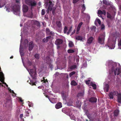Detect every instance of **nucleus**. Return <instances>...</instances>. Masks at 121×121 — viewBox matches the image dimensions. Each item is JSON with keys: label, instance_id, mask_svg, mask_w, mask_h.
Returning <instances> with one entry per match:
<instances>
[{"label": "nucleus", "instance_id": "1", "mask_svg": "<svg viewBox=\"0 0 121 121\" xmlns=\"http://www.w3.org/2000/svg\"><path fill=\"white\" fill-rule=\"evenodd\" d=\"M108 65L109 66L111 67V71L112 72H114L115 75H116L117 74L118 75L121 73V69L116 67L117 66V64L116 63L112 61H110L108 62Z\"/></svg>", "mask_w": 121, "mask_h": 121}, {"label": "nucleus", "instance_id": "2", "mask_svg": "<svg viewBox=\"0 0 121 121\" xmlns=\"http://www.w3.org/2000/svg\"><path fill=\"white\" fill-rule=\"evenodd\" d=\"M11 8L14 14L17 15L19 14L20 9L18 5L16 4L12 5L11 6Z\"/></svg>", "mask_w": 121, "mask_h": 121}, {"label": "nucleus", "instance_id": "3", "mask_svg": "<svg viewBox=\"0 0 121 121\" xmlns=\"http://www.w3.org/2000/svg\"><path fill=\"white\" fill-rule=\"evenodd\" d=\"M25 2L32 9L37 4V2L35 0H26Z\"/></svg>", "mask_w": 121, "mask_h": 121}, {"label": "nucleus", "instance_id": "4", "mask_svg": "<svg viewBox=\"0 0 121 121\" xmlns=\"http://www.w3.org/2000/svg\"><path fill=\"white\" fill-rule=\"evenodd\" d=\"M105 38V35L104 34H101L99 37L98 41L99 43L102 44L104 43Z\"/></svg>", "mask_w": 121, "mask_h": 121}, {"label": "nucleus", "instance_id": "5", "mask_svg": "<svg viewBox=\"0 0 121 121\" xmlns=\"http://www.w3.org/2000/svg\"><path fill=\"white\" fill-rule=\"evenodd\" d=\"M49 4V6L48 8V10L47 11L48 13L49 11H48L50 10L51 11L52 10V9L53 6V4H52V2L50 1H49V2L47 3V4L48 5Z\"/></svg>", "mask_w": 121, "mask_h": 121}, {"label": "nucleus", "instance_id": "6", "mask_svg": "<svg viewBox=\"0 0 121 121\" xmlns=\"http://www.w3.org/2000/svg\"><path fill=\"white\" fill-rule=\"evenodd\" d=\"M46 32L47 35L53 36L54 35V33L52 31H50V30L48 28L46 29Z\"/></svg>", "mask_w": 121, "mask_h": 121}, {"label": "nucleus", "instance_id": "7", "mask_svg": "<svg viewBox=\"0 0 121 121\" xmlns=\"http://www.w3.org/2000/svg\"><path fill=\"white\" fill-rule=\"evenodd\" d=\"M34 69H35V72L34 74H30V75L33 79H35L37 78L36 76L37 75L36 68L35 66H34Z\"/></svg>", "mask_w": 121, "mask_h": 121}, {"label": "nucleus", "instance_id": "8", "mask_svg": "<svg viewBox=\"0 0 121 121\" xmlns=\"http://www.w3.org/2000/svg\"><path fill=\"white\" fill-rule=\"evenodd\" d=\"M63 42L62 40L61 39H57L55 41V43L56 45H59L62 44Z\"/></svg>", "mask_w": 121, "mask_h": 121}, {"label": "nucleus", "instance_id": "9", "mask_svg": "<svg viewBox=\"0 0 121 121\" xmlns=\"http://www.w3.org/2000/svg\"><path fill=\"white\" fill-rule=\"evenodd\" d=\"M34 47V44L32 42H29V50L31 51L32 50Z\"/></svg>", "mask_w": 121, "mask_h": 121}, {"label": "nucleus", "instance_id": "10", "mask_svg": "<svg viewBox=\"0 0 121 121\" xmlns=\"http://www.w3.org/2000/svg\"><path fill=\"white\" fill-rule=\"evenodd\" d=\"M93 40V38L92 37H90L87 39V43L88 44H91Z\"/></svg>", "mask_w": 121, "mask_h": 121}, {"label": "nucleus", "instance_id": "11", "mask_svg": "<svg viewBox=\"0 0 121 121\" xmlns=\"http://www.w3.org/2000/svg\"><path fill=\"white\" fill-rule=\"evenodd\" d=\"M22 9L23 12L26 13L28 11V8L27 6L26 5H23Z\"/></svg>", "mask_w": 121, "mask_h": 121}, {"label": "nucleus", "instance_id": "12", "mask_svg": "<svg viewBox=\"0 0 121 121\" xmlns=\"http://www.w3.org/2000/svg\"><path fill=\"white\" fill-rule=\"evenodd\" d=\"M62 107V104L60 102H58L55 105V108L58 109L61 108Z\"/></svg>", "mask_w": 121, "mask_h": 121}, {"label": "nucleus", "instance_id": "13", "mask_svg": "<svg viewBox=\"0 0 121 121\" xmlns=\"http://www.w3.org/2000/svg\"><path fill=\"white\" fill-rule=\"evenodd\" d=\"M97 99L95 97H92L90 99L89 101L90 102L95 103L96 102Z\"/></svg>", "mask_w": 121, "mask_h": 121}, {"label": "nucleus", "instance_id": "14", "mask_svg": "<svg viewBox=\"0 0 121 121\" xmlns=\"http://www.w3.org/2000/svg\"><path fill=\"white\" fill-rule=\"evenodd\" d=\"M83 22H81L78 24L77 29V33L78 34L79 33V31L80 30V28L81 26L83 24Z\"/></svg>", "mask_w": 121, "mask_h": 121}, {"label": "nucleus", "instance_id": "15", "mask_svg": "<svg viewBox=\"0 0 121 121\" xmlns=\"http://www.w3.org/2000/svg\"><path fill=\"white\" fill-rule=\"evenodd\" d=\"M119 111L118 109H116L114 112V116L117 117L119 113Z\"/></svg>", "mask_w": 121, "mask_h": 121}, {"label": "nucleus", "instance_id": "16", "mask_svg": "<svg viewBox=\"0 0 121 121\" xmlns=\"http://www.w3.org/2000/svg\"><path fill=\"white\" fill-rule=\"evenodd\" d=\"M117 101L118 102L121 103V94L120 93H118L117 96Z\"/></svg>", "mask_w": 121, "mask_h": 121}, {"label": "nucleus", "instance_id": "17", "mask_svg": "<svg viewBox=\"0 0 121 121\" xmlns=\"http://www.w3.org/2000/svg\"><path fill=\"white\" fill-rule=\"evenodd\" d=\"M114 36L116 38H119L120 36V34L117 31L116 32Z\"/></svg>", "mask_w": 121, "mask_h": 121}, {"label": "nucleus", "instance_id": "18", "mask_svg": "<svg viewBox=\"0 0 121 121\" xmlns=\"http://www.w3.org/2000/svg\"><path fill=\"white\" fill-rule=\"evenodd\" d=\"M56 24L58 27L60 28L61 27V24L60 21H57L56 22Z\"/></svg>", "mask_w": 121, "mask_h": 121}, {"label": "nucleus", "instance_id": "19", "mask_svg": "<svg viewBox=\"0 0 121 121\" xmlns=\"http://www.w3.org/2000/svg\"><path fill=\"white\" fill-rule=\"evenodd\" d=\"M70 84L71 85L74 86H76L78 85V84L74 80L72 81Z\"/></svg>", "mask_w": 121, "mask_h": 121}, {"label": "nucleus", "instance_id": "20", "mask_svg": "<svg viewBox=\"0 0 121 121\" xmlns=\"http://www.w3.org/2000/svg\"><path fill=\"white\" fill-rule=\"evenodd\" d=\"M82 38L81 36H77L76 37L75 39L76 40H80L82 41Z\"/></svg>", "mask_w": 121, "mask_h": 121}, {"label": "nucleus", "instance_id": "21", "mask_svg": "<svg viewBox=\"0 0 121 121\" xmlns=\"http://www.w3.org/2000/svg\"><path fill=\"white\" fill-rule=\"evenodd\" d=\"M103 2L104 4L107 5H109L110 4V3L107 1L106 0H103Z\"/></svg>", "mask_w": 121, "mask_h": 121}, {"label": "nucleus", "instance_id": "22", "mask_svg": "<svg viewBox=\"0 0 121 121\" xmlns=\"http://www.w3.org/2000/svg\"><path fill=\"white\" fill-rule=\"evenodd\" d=\"M90 85L93 87V89H96V85L95 84L91 82L90 84Z\"/></svg>", "mask_w": 121, "mask_h": 121}, {"label": "nucleus", "instance_id": "23", "mask_svg": "<svg viewBox=\"0 0 121 121\" xmlns=\"http://www.w3.org/2000/svg\"><path fill=\"white\" fill-rule=\"evenodd\" d=\"M109 96L111 99H113V96L114 95L112 92L109 93Z\"/></svg>", "mask_w": 121, "mask_h": 121}, {"label": "nucleus", "instance_id": "24", "mask_svg": "<svg viewBox=\"0 0 121 121\" xmlns=\"http://www.w3.org/2000/svg\"><path fill=\"white\" fill-rule=\"evenodd\" d=\"M68 30L67 27L66 26H65L64 28V32L65 34H67V32Z\"/></svg>", "mask_w": 121, "mask_h": 121}, {"label": "nucleus", "instance_id": "25", "mask_svg": "<svg viewBox=\"0 0 121 121\" xmlns=\"http://www.w3.org/2000/svg\"><path fill=\"white\" fill-rule=\"evenodd\" d=\"M35 69L34 70L33 69H30V74H34L35 71V69Z\"/></svg>", "mask_w": 121, "mask_h": 121}, {"label": "nucleus", "instance_id": "26", "mask_svg": "<svg viewBox=\"0 0 121 121\" xmlns=\"http://www.w3.org/2000/svg\"><path fill=\"white\" fill-rule=\"evenodd\" d=\"M109 86L108 84H107L106 85V87L105 88V90L107 92L108 91H109Z\"/></svg>", "mask_w": 121, "mask_h": 121}, {"label": "nucleus", "instance_id": "27", "mask_svg": "<svg viewBox=\"0 0 121 121\" xmlns=\"http://www.w3.org/2000/svg\"><path fill=\"white\" fill-rule=\"evenodd\" d=\"M72 26H71L70 27L69 30H68V31L67 33V35H69L70 33L72 30Z\"/></svg>", "mask_w": 121, "mask_h": 121}, {"label": "nucleus", "instance_id": "28", "mask_svg": "<svg viewBox=\"0 0 121 121\" xmlns=\"http://www.w3.org/2000/svg\"><path fill=\"white\" fill-rule=\"evenodd\" d=\"M107 17L108 18L111 19L112 18V16L109 13H107Z\"/></svg>", "mask_w": 121, "mask_h": 121}, {"label": "nucleus", "instance_id": "29", "mask_svg": "<svg viewBox=\"0 0 121 121\" xmlns=\"http://www.w3.org/2000/svg\"><path fill=\"white\" fill-rule=\"evenodd\" d=\"M69 53H73L74 52V51L72 49H69L67 51Z\"/></svg>", "mask_w": 121, "mask_h": 121}, {"label": "nucleus", "instance_id": "30", "mask_svg": "<svg viewBox=\"0 0 121 121\" xmlns=\"http://www.w3.org/2000/svg\"><path fill=\"white\" fill-rule=\"evenodd\" d=\"M75 73V72L73 71L71 72L69 74V76L70 77H71Z\"/></svg>", "mask_w": 121, "mask_h": 121}, {"label": "nucleus", "instance_id": "31", "mask_svg": "<svg viewBox=\"0 0 121 121\" xmlns=\"http://www.w3.org/2000/svg\"><path fill=\"white\" fill-rule=\"evenodd\" d=\"M34 56L37 59H39V55L37 54H35Z\"/></svg>", "mask_w": 121, "mask_h": 121}, {"label": "nucleus", "instance_id": "32", "mask_svg": "<svg viewBox=\"0 0 121 121\" xmlns=\"http://www.w3.org/2000/svg\"><path fill=\"white\" fill-rule=\"evenodd\" d=\"M73 46V43L72 42H70L69 43V47H72Z\"/></svg>", "mask_w": 121, "mask_h": 121}, {"label": "nucleus", "instance_id": "33", "mask_svg": "<svg viewBox=\"0 0 121 121\" xmlns=\"http://www.w3.org/2000/svg\"><path fill=\"white\" fill-rule=\"evenodd\" d=\"M45 11L44 9H42V10L41 14L42 15H44L45 14Z\"/></svg>", "mask_w": 121, "mask_h": 121}, {"label": "nucleus", "instance_id": "34", "mask_svg": "<svg viewBox=\"0 0 121 121\" xmlns=\"http://www.w3.org/2000/svg\"><path fill=\"white\" fill-rule=\"evenodd\" d=\"M62 95L63 99L64 100H66V95L64 93L62 94Z\"/></svg>", "mask_w": 121, "mask_h": 121}, {"label": "nucleus", "instance_id": "35", "mask_svg": "<svg viewBox=\"0 0 121 121\" xmlns=\"http://www.w3.org/2000/svg\"><path fill=\"white\" fill-rule=\"evenodd\" d=\"M112 93L114 95H116L117 94H118V92L117 91H114L113 92H112Z\"/></svg>", "mask_w": 121, "mask_h": 121}, {"label": "nucleus", "instance_id": "36", "mask_svg": "<svg viewBox=\"0 0 121 121\" xmlns=\"http://www.w3.org/2000/svg\"><path fill=\"white\" fill-rule=\"evenodd\" d=\"M86 114L88 118H89L90 119L91 117V115L89 114L87 112H86Z\"/></svg>", "mask_w": 121, "mask_h": 121}, {"label": "nucleus", "instance_id": "37", "mask_svg": "<svg viewBox=\"0 0 121 121\" xmlns=\"http://www.w3.org/2000/svg\"><path fill=\"white\" fill-rule=\"evenodd\" d=\"M77 67V66L76 65H74L72 66L71 67V69H73L76 68Z\"/></svg>", "mask_w": 121, "mask_h": 121}, {"label": "nucleus", "instance_id": "38", "mask_svg": "<svg viewBox=\"0 0 121 121\" xmlns=\"http://www.w3.org/2000/svg\"><path fill=\"white\" fill-rule=\"evenodd\" d=\"M83 65L84 67H86L87 66V62L86 61L84 62L83 64Z\"/></svg>", "mask_w": 121, "mask_h": 121}, {"label": "nucleus", "instance_id": "39", "mask_svg": "<svg viewBox=\"0 0 121 121\" xmlns=\"http://www.w3.org/2000/svg\"><path fill=\"white\" fill-rule=\"evenodd\" d=\"M98 13L99 14L101 15L103 14L102 11L100 10H98Z\"/></svg>", "mask_w": 121, "mask_h": 121}, {"label": "nucleus", "instance_id": "40", "mask_svg": "<svg viewBox=\"0 0 121 121\" xmlns=\"http://www.w3.org/2000/svg\"><path fill=\"white\" fill-rule=\"evenodd\" d=\"M83 94L82 93H79L77 95V96L78 97H79L80 96H82L83 95Z\"/></svg>", "mask_w": 121, "mask_h": 121}, {"label": "nucleus", "instance_id": "41", "mask_svg": "<svg viewBox=\"0 0 121 121\" xmlns=\"http://www.w3.org/2000/svg\"><path fill=\"white\" fill-rule=\"evenodd\" d=\"M105 26L103 24H102L101 26V29L102 30H104L105 29Z\"/></svg>", "mask_w": 121, "mask_h": 121}, {"label": "nucleus", "instance_id": "42", "mask_svg": "<svg viewBox=\"0 0 121 121\" xmlns=\"http://www.w3.org/2000/svg\"><path fill=\"white\" fill-rule=\"evenodd\" d=\"M90 81L91 80H88L86 81V84L89 85L90 84Z\"/></svg>", "mask_w": 121, "mask_h": 121}, {"label": "nucleus", "instance_id": "43", "mask_svg": "<svg viewBox=\"0 0 121 121\" xmlns=\"http://www.w3.org/2000/svg\"><path fill=\"white\" fill-rule=\"evenodd\" d=\"M51 36H49L48 37H46V38L47 39V41L48 42L49 41V39H51Z\"/></svg>", "mask_w": 121, "mask_h": 121}, {"label": "nucleus", "instance_id": "44", "mask_svg": "<svg viewBox=\"0 0 121 121\" xmlns=\"http://www.w3.org/2000/svg\"><path fill=\"white\" fill-rule=\"evenodd\" d=\"M118 45L119 47L121 46V39L120 41L118 42Z\"/></svg>", "mask_w": 121, "mask_h": 121}, {"label": "nucleus", "instance_id": "45", "mask_svg": "<svg viewBox=\"0 0 121 121\" xmlns=\"http://www.w3.org/2000/svg\"><path fill=\"white\" fill-rule=\"evenodd\" d=\"M35 23L37 24V26H38L40 25V23L37 21H36L35 22Z\"/></svg>", "mask_w": 121, "mask_h": 121}, {"label": "nucleus", "instance_id": "46", "mask_svg": "<svg viewBox=\"0 0 121 121\" xmlns=\"http://www.w3.org/2000/svg\"><path fill=\"white\" fill-rule=\"evenodd\" d=\"M28 63L29 66H31L32 65V63L30 61H28Z\"/></svg>", "mask_w": 121, "mask_h": 121}, {"label": "nucleus", "instance_id": "47", "mask_svg": "<svg viewBox=\"0 0 121 121\" xmlns=\"http://www.w3.org/2000/svg\"><path fill=\"white\" fill-rule=\"evenodd\" d=\"M97 21L98 22V24L100 25L101 23V22L100 20L99 19H97Z\"/></svg>", "mask_w": 121, "mask_h": 121}, {"label": "nucleus", "instance_id": "48", "mask_svg": "<svg viewBox=\"0 0 121 121\" xmlns=\"http://www.w3.org/2000/svg\"><path fill=\"white\" fill-rule=\"evenodd\" d=\"M82 8L83 11H84L86 9V8L84 4H83L82 6Z\"/></svg>", "mask_w": 121, "mask_h": 121}, {"label": "nucleus", "instance_id": "49", "mask_svg": "<svg viewBox=\"0 0 121 121\" xmlns=\"http://www.w3.org/2000/svg\"><path fill=\"white\" fill-rule=\"evenodd\" d=\"M71 117V119L73 120H75L76 119V118L75 116L73 115Z\"/></svg>", "mask_w": 121, "mask_h": 121}, {"label": "nucleus", "instance_id": "50", "mask_svg": "<svg viewBox=\"0 0 121 121\" xmlns=\"http://www.w3.org/2000/svg\"><path fill=\"white\" fill-rule=\"evenodd\" d=\"M42 41L43 42H47V39L46 38H44L43 39Z\"/></svg>", "mask_w": 121, "mask_h": 121}, {"label": "nucleus", "instance_id": "51", "mask_svg": "<svg viewBox=\"0 0 121 121\" xmlns=\"http://www.w3.org/2000/svg\"><path fill=\"white\" fill-rule=\"evenodd\" d=\"M79 1V0H73V3L74 4H75L77 3Z\"/></svg>", "mask_w": 121, "mask_h": 121}, {"label": "nucleus", "instance_id": "52", "mask_svg": "<svg viewBox=\"0 0 121 121\" xmlns=\"http://www.w3.org/2000/svg\"><path fill=\"white\" fill-rule=\"evenodd\" d=\"M103 14L104 15H106V11L105 10H103L102 11Z\"/></svg>", "mask_w": 121, "mask_h": 121}, {"label": "nucleus", "instance_id": "53", "mask_svg": "<svg viewBox=\"0 0 121 121\" xmlns=\"http://www.w3.org/2000/svg\"><path fill=\"white\" fill-rule=\"evenodd\" d=\"M56 8L55 7H53V8L52 9V10H53L55 11L56 10Z\"/></svg>", "mask_w": 121, "mask_h": 121}, {"label": "nucleus", "instance_id": "54", "mask_svg": "<svg viewBox=\"0 0 121 121\" xmlns=\"http://www.w3.org/2000/svg\"><path fill=\"white\" fill-rule=\"evenodd\" d=\"M52 10V13L53 15H54L55 14V11L53 10Z\"/></svg>", "mask_w": 121, "mask_h": 121}, {"label": "nucleus", "instance_id": "55", "mask_svg": "<svg viewBox=\"0 0 121 121\" xmlns=\"http://www.w3.org/2000/svg\"><path fill=\"white\" fill-rule=\"evenodd\" d=\"M16 2L17 3H19L20 0H16Z\"/></svg>", "mask_w": 121, "mask_h": 121}, {"label": "nucleus", "instance_id": "56", "mask_svg": "<svg viewBox=\"0 0 121 121\" xmlns=\"http://www.w3.org/2000/svg\"><path fill=\"white\" fill-rule=\"evenodd\" d=\"M59 73L58 72H56L55 73V75L57 76H58L59 75Z\"/></svg>", "mask_w": 121, "mask_h": 121}, {"label": "nucleus", "instance_id": "57", "mask_svg": "<svg viewBox=\"0 0 121 121\" xmlns=\"http://www.w3.org/2000/svg\"><path fill=\"white\" fill-rule=\"evenodd\" d=\"M19 100L20 101H21L22 102L23 101V100H22V99L21 98H20L19 99Z\"/></svg>", "mask_w": 121, "mask_h": 121}, {"label": "nucleus", "instance_id": "58", "mask_svg": "<svg viewBox=\"0 0 121 121\" xmlns=\"http://www.w3.org/2000/svg\"><path fill=\"white\" fill-rule=\"evenodd\" d=\"M10 92H11V93H12L13 94H15L14 92L13 91V90H11V91Z\"/></svg>", "mask_w": 121, "mask_h": 121}, {"label": "nucleus", "instance_id": "59", "mask_svg": "<svg viewBox=\"0 0 121 121\" xmlns=\"http://www.w3.org/2000/svg\"><path fill=\"white\" fill-rule=\"evenodd\" d=\"M67 105L68 106H70L72 105V104H69V103H68L67 104Z\"/></svg>", "mask_w": 121, "mask_h": 121}, {"label": "nucleus", "instance_id": "60", "mask_svg": "<svg viewBox=\"0 0 121 121\" xmlns=\"http://www.w3.org/2000/svg\"><path fill=\"white\" fill-rule=\"evenodd\" d=\"M23 116V115L22 114H21L20 115V117L21 118H22V117Z\"/></svg>", "mask_w": 121, "mask_h": 121}, {"label": "nucleus", "instance_id": "61", "mask_svg": "<svg viewBox=\"0 0 121 121\" xmlns=\"http://www.w3.org/2000/svg\"><path fill=\"white\" fill-rule=\"evenodd\" d=\"M45 17L47 19H48V16H47L46 15H45Z\"/></svg>", "mask_w": 121, "mask_h": 121}, {"label": "nucleus", "instance_id": "62", "mask_svg": "<svg viewBox=\"0 0 121 121\" xmlns=\"http://www.w3.org/2000/svg\"><path fill=\"white\" fill-rule=\"evenodd\" d=\"M25 42H26L27 43H28V40L27 39H26L25 40Z\"/></svg>", "mask_w": 121, "mask_h": 121}, {"label": "nucleus", "instance_id": "63", "mask_svg": "<svg viewBox=\"0 0 121 121\" xmlns=\"http://www.w3.org/2000/svg\"><path fill=\"white\" fill-rule=\"evenodd\" d=\"M8 89L9 91L10 92L11 91V89H10L9 87L8 88Z\"/></svg>", "mask_w": 121, "mask_h": 121}, {"label": "nucleus", "instance_id": "64", "mask_svg": "<svg viewBox=\"0 0 121 121\" xmlns=\"http://www.w3.org/2000/svg\"><path fill=\"white\" fill-rule=\"evenodd\" d=\"M66 74V78H68V75L67 74Z\"/></svg>", "mask_w": 121, "mask_h": 121}]
</instances>
